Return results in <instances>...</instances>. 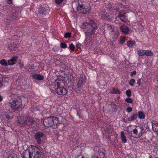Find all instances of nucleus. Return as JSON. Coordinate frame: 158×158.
<instances>
[{
  "mask_svg": "<svg viewBox=\"0 0 158 158\" xmlns=\"http://www.w3.org/2000/svg\"><path fill=\"white\" fill-rule=\"evenodd\" d=\"M50 89L51 92L54 94L57 93L59 95H64L68 92L65 83L62 80H59L58 81L53 83Z\"/></svg>",
  "mask_w": 158,
  "mask_h": 158,
  "instance_id": "obj_1",
  "label": "nucleus"
},
{
  "mask_svg": "<svg viewBox=\"0 0 158 158\" xmlns=\"http://www.w3.org/2000/svg\"><path fill=\"white\" fill-rule=\"evenodd\" d=\"M82 28L87 35H96L98 33L97 24L93 20H90L89 23H83L82 25Z\"/></svg>",
  "mask_w": 158,
  "mask_h": 158,
  "instance_id": "obj_2",
  "label": "nucleus"
},
{
  "mask_svg": "<svg viewBox=\"0 0 158 158\" xmlns=\"http://www.w3.org/2000/svg\"><path fill=\"white\" fill-rule=\"evenodd\" d=\"M8 105L10 110L14 112L18 111L23 106L22 100L19 96H15L10 99L8 102Z\"/></svg>",
  "mask_w": 158,
  "mask_h": 158,
  "instance_id": "obj_3",
  "label": "nucleus"
},
{
  "mask_svg": "<svg viewBox=\"0 0 158 158\" xmlns=\"http://www.w3.org/2000/svg\"><path fill=\"white\" fill-rule=\"evenodd\" d=\"M59 122V118L55 116H50L43 120L44 125L46 128L51 127L54 129H56L57 127Z\"/></svg>",
  "mask_w": 158,
  "mask_h": 158,
  "instance_id": "obj_4",
  "label": "nucleus"
},
{
  "mask_svg": "<svg viewBox=\"0 0 158 158\" xmlns=\"http://www.w3.org/2000/svg\"><path fill=\"white\" fill-rule=\"evenodd\" d=\"M19 123L23 126H28L32 125L34 123V120L31 117L20 116L18 118Z\"/></svg>",
  "mask_w": 158,
  "mask_h": 158,
  "instance_id": "obj_5",
  "label": "nucleus"
},
{
  "mask_svg": "<svg viewBox=\"0 0 158 158\" xmlns=\"http://www.w3.org/2000/svg\"><path fill=\"white\" fill-rule=\"evenodd\" d=\"M30 151L33 152V158H44V155L42 149H40L38 147L31 146Z\"/></svg>",
  "mask_w": 158,
  "mask_h": 158,
  "instance_id": "obj_6",
  "label": "nucleus"
},
{
  "mask_svg": "<svg viewBox=\"0 0 158 158\" xmlns=\"http://www.w3.org/2000/svg\"><path fill=\"white\" fill-rule=\"evenodd\" d=\"M145 130L143 127L135 126L133 132L135 135L134 137L136 138H140L145 132Z\"/></svg>",
  "mask_w": 158,
  "mask_h": 158,
  "instance_id": "obj_7",
  "label": "nucleus"
},
{
  "mask_svg": "<svg viewBox=\"0 0 158 158\" xmlns=\"http://www.w3.org/2000/svg\"><path fill=\"white\" fill-rule=\"evenodd\" d=\"M113 12L111 13H107L106 12L101 11L99 13V15L105 20L111 21L114 18V16L116 14H114Z\"/></svg>",
  "mask_w": 158,
  "mask_h": 158,
  "instance_id": "obj_8",
  "label": "nucleus"
},
{
  "mask_svg": "<svg viewBox=\"0 0 158 158\" xmlns=\"http://www.w3.org/2000/svg\"><path fill=\"white\" fill-rule=\"evenodd\" d=\"M77 10L79 13L85 14L90 12L91 7L89 5L79 4L77 7Z\"/></svg>",
  "mask_w": 158,
  "mask_h": 158,
  "instance_id": "obj_9",
  "label": "nucleus"
},
{
  "mask_svg": "<svg viewBox=\"0 0 158 158\" xmlns=\"http://www.w3.org/2000/svg\"><path fill=\"white\" fill-rule=\"evenodd\" d=\"M105 28H106L108 30L111 32V34L114 40H116L117 39L119 35V33L117 31L114 30V27L108 24L104 25Z\"/></svg>",
  "mask_w": 158,
  "mask_h": 158,
  "instance_id": "obj_10",
  "label": "nucleus"
},
{
  "mask_svg": "<svg viewBox=\"0 0 158 158\" xmlns=\"http://www.w3.org/2000/svg\"><path fill=\"white\" fill-rule=\"evenodd\" d=\"M45 135L44 133L41 131H39L36 132L34 135V138L38 144H41L42 139Z\"/></svg>",
  "mask_w": 158,
  "mask_h": 158,
  "instance_id": "obj_11",
  "label": "nucleus"
},
{
  "mask_svg": "<svg viewBox=\"0 0 158 158\" xmlns=\"http://www.w3.org/2000/svg\"><path fill=\"white\" fill-rule=\"evenodd\" d=\"M86 78L85 75L83 73L81 74L79 78V81L77 83V87L79 89L82 85L85 84L86 82Z\"/></svg>",
  "mask_w": 158,
  "mask_h": 158,
  "instance_id": "obj_12",
  "label": "nucleus"
},
{
  "mask_svg": "<svg viewBox=\"0 0 158 158\" xmlns=\"http://www.w3.org/2000/svg\"><path fill=\"white\" fill-rule=\"evenodd\" d=\"M38 11L40 15L44 16L48 14L49 10L44 7L40 6L39 8Z\"/></svg>",
  "mask_w": 158,
  "mask_h": 158,
  "instance_id": "obj_13",
  "label": "nucleus"
},
{
  "mask_svg": "<svg viewBox=\"0 0 158 158\" xmlns=\"http://www.w3.org/2000/svg\"><path fill=\"white\" fill-rule=\"evenodd\" d=\"M126 14V13L124 11H120L119 12L118 17L121 21L124 22H126L127 20V18L125 15Z\"/></svg>",
  "mask_w": 158,
  "mask_h": 158,
  "instance_id": "obj_14",
  "label": "nucleus"
},
{
  "mask_svg": "<svg viewBox=\"0 0 158 158\" xmlns=\"http://www.w3.org/2000/svg\"><path fill=\"white\" fill-rule=\"evenodd\" d=\"M115 7L114 6L113 7L114 10V14H116L117 13V12L121 9L120 11H124V9H125V6L121 4H115Z\"/></svg>",
  "mask_w": 158,
  "mask_h": 158,
  "instance_id": "obj_15",
  "label": "nucleus"
},
{
  "mask_svg": "<svg viewBox=\"0 0 158 158\" xmlns=\"http://www.w3.org/2000/svg\"><path fill=\"white\" fill-rule=\"evenodd\" d=\"M30 148H31V146L28 149V152H25L24 153L23 158H33V152L30 151Z\"/></svg>",
  "mask_w": 158,
  "mask_h": 158,
  "instance_id": "obj_16",
  "label": "nucleus"
},
{
  "mask_svg": "<svg viewBox=\"0 0 158 158\" xmlns=\"http://www.w3.org/2000/svg\"><path fill=\"white\" fill-rule=\"evenodd\" d=\"M85 43L86 46L89 48L92 47L93 45V43L92 41V38L89 37H86L85 41Z\"/></svg>",
  "mask_w": 158,
  "mask_h": 158,
  "instance_id": "obj_17",
  "label": "nucleus"
},
{
  "mask_svg": "<svg viewBox=\"0 0 158 158\" xmlns=\"http://www.w3.org/2000/svg\"><path fill=\"white\" fill-rule=\"evenodd\" d=\"M8 83V78L3 77L2 80H0V88L2 86H6Z\"/></svg>",
  "mask_w": 158,
  "mask_h": 158,
  "instance_id": "obj_18",
  "label": "nucleus"
},
{
  "mask_svg": "<svg viewBox=\"0 0 158 158\" xmlns=\"http://www.w3.org/2000/svg\"><path fill=\"white\" fill-rule=\"evenodd\" d=\"M120 29L122 33L125 35L128 34L130 31L129 28L125 25L121 26Z\"/></svg>",
  "mask_w": 158,
  "mask_h": 158,
  "instance_id": "obj_19",
  "label": "nucleus"
},
{
  "mask_svg": "<svg viewBox=\"0 0 158 158\" xmlns=\"http://www.w3.org/2000/svg\"><path fill=\"white\" fill-rule=\"evenodd\" d=\"M18 57L16 56L12 57L10 60H8L9 65H12L15 64L17 61Z\"/></svg>",
  "mask_w": 158,
  "mask_h": 158,
  "instance_id": "obj_20",
  "label": "nucleus"
},
{
  "mask_svg": "<svg viewBox=\"0 0 158 158\" xmlns=\"http://www.w3.org/2000/svg\"><path fill=\"white\" fill-rule=\"evenodd\" d=\"M32 77L35 80H37L40 81L43 80L44 79L43 76L38 74H33Z\"/></svg>",
  "mask_w": 158,
  "mask_h": 158,
  "instance_id": "obj_21",
  "label": "nucleus"
},
{
  "mask_svg": "<svg viewBox=\"0 0 158 158\" xmlns=\"http://www.w3.org/2000/svg\"><path fill=\"white\" fill-rule=\"evenodd\" d=\"M8 48L10 51L16 50L18 49V45L16 44H11L9 45Z\"/></svg>",
  "mask_w": 158,
  "mask_h": 158,
  "instance_id": "obj_22",
  "label": "nucleus"
},
{
  "mask_svg": "<svg viewBox=\"0 0 158 158\" xmlns=\"http://www.w3.org/2000/svg\"><path fill=\"white\" fill-rule=\"evenodd\" d=\"M135 127V125H129L127 128V131L129 134L132 135V132H133L134 129Z\"/></svg>",
  "mask_w": 158,
  "mask_h": 158,
  "instance_id": "obj_23",
  "label": "nucleus"
},
{
  "mask_svg": "<svg viewBox=\"0 0 158 158\" xmlns=\"http://www.w3.org/2000/svg\"><path fill=\"white\" fill-rule=\"evenodd\" d=\"M110 93L111 94H119L121 93L120 91L118 89L115 88H112L110 89Z\"/></svg>",
  "mask_w": 158,
  "mask_h": 158,
  "instance_id": "obj_24",
  "label": "nucleus"
},
{
  "mask_svg": "<svg viewBox=\"0 0 158 158\" xmlns=\"http://www.w3.org/2000/svg\"><path fill=\"white\" fill-rule=\"evenodd\" d=\"M138 115L137 113L132 114L130 117H128L127 119L128 121H135L137 118Z\"/></svg>",
  "mask_w": 158,
  "mask_h": 158,
  "instance_id": "obj_25",
  "label": "nucleus"
},
{
  "mask_svg": "<svg viewBox=\"0 0 158 158\" xmlns=\"http://www.w3.org/2000/svg\"><path fill=\"white\" fill-rule=\"evenodd\" d=\"M121 138V140L124 143H126L127 141L126 137L123 131H122L120 133Z\"/></svg>",
  "mask_w": 158,
  "mask_h": 158,
  "instance_id": "obj_26",
  "label": "nucleus"
},
{
  "mask_svg": "<svg viewBox=\"0 0 158 158\" xmlns=\"http://www.w3.org/2000/svg\"><path fill=\"white\" fill-rule=\"evenodd\" d=\"M115 4H113L111 5L110 4L106 6V7L111 12H114L113 7L114 6L115 7Z\"/></svg>",
  "mask_w": 158,
  "mask_h": 158,
  "instance_id": "obj_27",
  "label": "nucleus"
},
{
  "mask_svg": "<svg viewBox=\"0 0 158 158\" xmlns=\"http://www.w3.org/2000/svg\"><path fill=\"white\" fill-rule=\"evenodd\" d=\"M137 115L139 119H143L145 118V115L143 112L139 111L138 112Z\"/></svg>",
  "mask_w": 158,
  "mask_h": 158,
  "instance_id": "obj_28",
  "label": "nucleus"
},
{
  "mask_svg": "<svg viewBox=\"0 0 158 158\" xmlns=\"http://www.w3.org/2000/svg\"><path fill=\"white\" fill-rule=\"evenodd\" d=\"M127 45L130 48H132L135 44V42L134 41L129 40L127 42Z\"/></svg>",
  "mask_w": 158,
  "mask_h": 158,
  "instance_id": "obj_29",
  "label": "nucleus"
},
{
  "mask_svg": "<svg viewBox=\"0 0 158 158\" xmlns=\"http://www.w3.org/2000/svg\"><path fill=\"white\" fill-rule=\"evenodd\" d=\"M153 55V53L150 50H145V56H152Z\"/></svg>",
  "mask_w": 158,
  "mask_h": 158,
  "instance_id": "obj_30",
  "label": "nucleus"
},
{
  "mask_svg": "<svg viewBox=\"0 0 158 158\" xmlns=\"http://www.w3.org/2000/svg\"><path fill=\"white\" fill-rule=\"evenodd\" d=\"M145 51L144 50H139L137 52V54L139 56H145Z\"/></svg>",
  "mask_w": 158,
  "mask_h": 158,
  "instance_id": "obj_31",
  "label": "nucleus"
},
{
  "mask_svg": "<svg viewBox=\"0 0 158 158\" xmlns=\"http://www.w3.org/2000/svg\"><path fill=\"white\" fill-rule=\"evenodd\" d=\"M0 63L3 66H7L8 65H9L8 62H7L4 59L1 60L0 61Z\"/></svg>",
  "mask_w": 158,
  "mask_h": 158,
  "instance_id": "obj_32",
  "label": "nucleus"
},
{
  "mask_svg": "<svg viewBox=\"0 0 158 158\" xmlns=\"http://www.w3.org/2000/svg\"><path fill=\"white\" fill-rule=\"evenodd\" d=\"M7 158H18L17 157V155L14 153H12L9 154Z\"/></svg>",
  "mask_w": 158,
  "mask_h": 158,
  "instance_id": "obj_33",
  "label": "nucleus"
},
{
  "mask_svg": "<svg viewBox=\"0 0 158 158\" xmlns=\"http://www.w3.org/2000/svg\"><path fill=\"white\" fill-rule=\"evenodd\" d=\"M135 79H131L129 82V84L131 87H134L135 85Z\"/></svg>",
  "mask_w": 158,
  "mask_h": 158,
  "instance_id": "obj_34",
  "label": "nucleus"
},
{
  "mask_svg": "<svg viewBox=\"0 0 158 158\" xmlns=\"http://www.w3.org/2000/svg\"><path fill=\"white\" fill-rule=\"evenodd\" d=\"M28 69L27 68H25V69H28V71H29V69H35V68L34 64L28 65Z\"/></svg>",
  "mask_w": 158,
  "mask_h": 158,
  "instance_id": "obj_35",
  "label": "nucleus"
},
{
  "mask_svg": "<svg viewBox=\"0 0 158 158\" xmlns=\"http://www.w3.org/2000/svg\"><path fill=\"white\" fill-rule=\"evenodd\" d=\"M101 155L102 156V157H100V158H103L105 156V153L103 152H102L101 154ZM91 158H99L98 157L96 156L95 155H93Z\"/></svg>",
  "mask_w": 158,
  "mask_h": 158,
  "instance_id": "obj_36",
  "label": "nucleus"
},
{
  "mask_svg": "<svg viewBox=\"0 0 158 158\" xmlns=\"http://www.w3.org/2000/svg\"><path fill=\"white\" fill-rule=\"evenodd\" d=\"M71 33L70 32H67L64 34V37L65 38H70L71 37Z\"/></svg>",
  "mask_w": 158,
  "mask_h": 158,
  "instance_id": "obj_37",
  "label": "nucleus"
},
{
  "mask_svg": "<svg viewBox=\"0 0 158 158\" xmlns=\"http://www.w3.org/2000/svg\"><path fill=\"white\" fill-rule=\"evenodd\" d=\"M126 94L127 97H130L131 95V91L130 89L127 90L126 92Z\"/></svg>",
  "mask_w": 158,
  "mask_h": 158,
  "instance_id": "obj_38",
  "label": "nucleus"
},
{
  "mask_svg": "<svg viewBox=\"0 0 158 158\" xmlns=\"http://www.w3.org/2000/svg\"><path fill=\"white\" fill-rule=\"evenodd\" d=\"M54 1L56 5H59L63 2L64 0H54Z\"/></svg>",
  "mask_w": 158,
  "mask_h": 158,
  "instance_id": "obj_39",
  "label": "nucleus"
},
{
  "mask_svg": "<svg viewBox=\"0 0 158 158\" xmlns=\"http://www.w3.org/2000/svg\"><path fill=\"white\" fill-rule=\"evenodd\" d=\"M12 17L15 20H18L19 19V17L17 16L16 13H14L12 15Z\"/></svg>",
  "mask_w": 158,
  "mask_h": 158,
  "instance_id": "obj_40",
  "label": "nucleus"
},
{
  "mask_svg": "<svg viewBox=\"0 0 158 158\" xmlns=\"http://www.w3.org/2000/svg\"><path fill=\"white\" fill-rule=\"evenodd\" d=\"M60 46L62 48H66L67 47V44L64 42L61 43L60 44Z\"/></svg>",
  "mask_w": 158,
  "mask_h": 158,
  "instance_id": "obj_41",
  "label": "nucleus"
},
{
  "mask_svg": "<svg viewBox=\"0 0 158 158\" xmlns=\"http://www.w3.org/2000/svg\"><path fill=\"white\" fill-rule=\"evenodd\" d=\"M125 101L128 103H131L133 102V100L131 98L128 97L126 99Z\"/></svg>",
  "mask_w": 158,
  "mask_h": 158,
  "instance_id": "obj_42",
  "label": "nucleus"
},
{
  "mask_svg": "<svg viewBox=\"0 0 158 158\" xmlns=\"http://www.w3.org/2000/svg\"><path fill=\"white\" fill-rule=\"evenodd\" d=\"M70 49L72 51H74L75 49V46L72 43L69 46Z\"/></svg>",
  "mask_w": 158,
  "mask_h": 158,
  "instance_id": "obj_43",
  "label": "nucleus"
},
{
  "mask_svg": "<svg viewBox=\"0 0 158 158\" xmlns=\"http://www.w3.org/2000/svg\"><path fill=\"white\" fill-rule=\"evenodd\" d=\"M132 111V109L131 107H128L126 109V111L128 113H130Z\"/></svg>",
  "mask_w": 158,
  "mask_h": 158,
  "instance_id": "obj_44",
  "label": "nucleus"
},
{
  "mask_svg": "<svg viewBox=\"0 0 158 158\" xmlns=\"http://www.w3.org/2000/svg\"><path fill=\"white\" fill-rule=\"evenodd\" d=\"M141 79L140 78H139L137 80V84L139 86H141Z\"/></svg>",
  "mask_w": 158,
  "mask_h": 158,
  "instance_id": "obj_45",
  "label": "nucleus"
},
{
  "mask_svg": "<svg viewBox=\"0 0 158 158\" xmlns=\"http://www.w3.org/2000/svg\"><path fill=\"white\" fill-rule=\"evenodd\" d=\"M59 50L58 47L56 46H54L52 48V50L55 52H57Z\"/></svg>",
  "mask_w": 158,
  "mask_h": 158,
  "instance_id": "obj_46",
  "label": "nucleus"
},
{
  "mask_svg": "<svg viewBox=\"0 0 158 158\" xmlns=\"http://www.w3.org/2000/svg\"><path fill=\"white\" fill-rule=\"evenodd\" d=\"M136 72L135 70H134L130 73V76L131 77L133 76L134 75H136Z\"/></svg>",
  "mask_w": 158,
  "mask_h": 158,
  "instance_id": "obj_47",
  "label": "nucleus"
},
{
  "mask_svg": "<svg viewBox=\"0 0 158 158\" xmlns=\"http://www.w3.org/2000/svg\"><path fill=\"white\" fill-rule=\"evenodd\" d=\"M126 38L125 37H123L122 39L120 40V43L121 44H123L125 42Z\"/></svg>",
  "mask_w": 158,
  "mask_h": 158,
  "instance_id": "obj_48",
  "label": "nucleus"
},
{
  "mask_svg": "<svg viewBox=\"0 0 158 158\" xmlns=\"http://www.w3.org/2000/svg\"><path fill=\"white\" fill-rule=\"evenodd\" d=\"M86 145L85 143H81L80 145L78 144V146L80 147H84Z\"/></svg>",
  "mask_w": 158,
  "mask_h": 158,
  "instance_id": "obj_49",
  "label": "nucleus"
},
{
  "mask_svg": "<svg viewBox=\"0 0 158 158\" xmlns=\"http://www.w3.org/2000/svg\"><path fill=\"white\" fill-rule=\"evenodd\" d=\"M77 47L78 48H80L81 46V44L78 43L76 44Z\"/></svg>",
  "mask_w": 158,
  "mask_h": 158,
  "instance_id": "obj_50",
  "label": "nucleus"
},
{
  "mask_svg": "<svg viewBox=\"0 0 158 158\" xmlns=\"http://www.w3.org/2000/svg\"><path fill=\"white\" fill-rule=\"evenodd\" d=\"M7 3L9 4H12V0H7Z\"/></svg>",
  "mask_w": 158,
  "mask_h": 158,
  "instance_id": "obj_51",
  "label": "nucleus"
},
{
  "mask_svg": "<svg viewBox=\"0 0 158 158\" xmlns=\"http://www.w3.org/2000/svg\"><path fill=\"white\" fill-rule=\"evenodd\" d=\"M77 158H83V156L81 155L78 156Z\"/></svg>",
  "mask_w": 158,
  "mask_h": 158,
  "instance_id": "obj_52",
  "label": "nucleus"
},
{
  "mask_svg": "<svg viewBox=\"0 0 158 158\" xmlns=\"http://www.w3.org/2000/svg\"><path fill=\"white\" fill-rule=\"evenodd\" d=\"M3 99V97L0 95V102L2 101Z\"/></svg>",
  "mask_w": 158,
  "mask_h": 158,
  "instance_id": "obj_53",
  "label": "nucleus"
},
{
  "mask_svg": "<svg viewBox=\"0 0 158 158\" xmlns=\"http://www.w3.org/2000/svg\"><path fill=\"white\" fill-rule=\"evenodd\" d=\"M153 123H152V130H153L155 131V132H156L157 131L156 130V128H154L153 126V125H152Z\"/></svg>",
  "mask_w": 158,
  "mask_h": 158,
  "instance_id": "obj_54",
  "label": "nucleus"
},
{
  "mask_svg": "<svg viewBox=\"0 0 158 158\" xmlns=\"http://www.w3.org/2000/svg\"><path fill=\"white\" fill-rule=\"evenodd\" d=\"M152 156L151 155H150L149 157V158H152Z\"/></svg>",
  "mask_w": 158,
  "mask_h": 158,
  "instance_id": "obj_55",
  "label": "nucleus"
},
{
  "mask_svg": "<svg viewBox=\"0 0 158 158\" xmlns=\"http://www.w3.org/2000/svg\"><path fill=\"white\" fill-rule=\"evenodd\" d=\"M83 8H81V9H80V10H83Z\"/></svg>",
  "mask_w": 158,
  "mask_h": 158,
  "instance_id": "obj_56",
  "label": "nucleus"
},
{
  "mask_svg": "<svg viewBox=\"0 0 158 158\" xmlns=\"http://www.w3.org/2000/svg\"><path fill=\"white\" fill-rule=\"evenodd\" d=\"M105 30H105V29H104V31H104V32H105Z\"/></svg>",
  "mask_w": 158,
  "mask_h": 158,
  "instance_id": "obj_57",
  "label": "nucleus"
},
{
  "mask_svg": "<svg viewBox=\"0 0 158 158\" xmlns=\"http://www.w3.org/2000/svg\"><path fill=\"white\" fill-rule=\"evenodd\" d=\"M154 158H158V157H155Z\"/></svg>",
  "mask_w": 158,
  "mask_h": 158,
  "instance_id": "obj_58",
  "label": "nucleus"
},
{
  "mask_svg": "<svg viewBox=\"0 0 158 158\" xmlns=\"http://www.w3.org/2000/svg\"><path fill=\"white\" fill-rule=\"evenodd\" d=\"M83 158H87V157H83Z\"/></svg>",
  "mask_w": 158,
  "mask_h": 158,
  "instance_id": "obj_59",
  "label": "nucleus"
}]
</instances>
